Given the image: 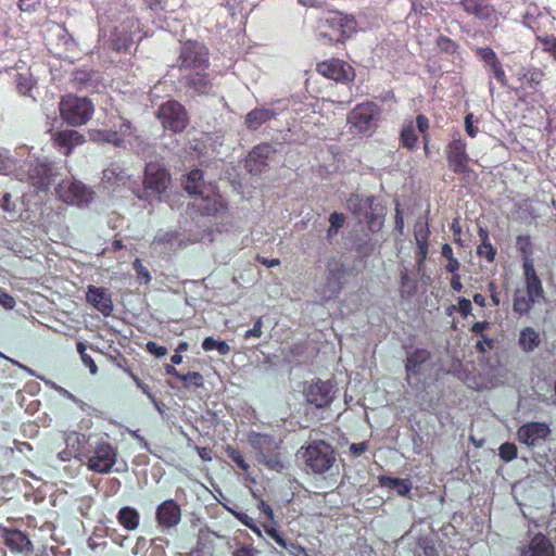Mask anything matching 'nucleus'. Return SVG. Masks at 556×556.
I'll return each instance as SVG.
<instances>
[{"label": "nucleus", "instance_id": "4be33fe9", "mask_svg": "<svg viewBox=\"0 0 556 556\" xmlns=\"http://www.w3.org/2000/svg\"><path fill=\"white\" fill-rule=\"evenodd\" d=\"M155 519L161 528H174L181 520V508L176 501L166 500L156 507Z\"/></svg>", "mask_w": 556, "mask_h": 556}, {"label": "nucleus", "instance_id": "1a4fd4ad", "mask_svg": "<svg viewBox=\"0 0 556 556\" xmlns=\"http://www.w3.org/2000/svg\"><path fill=\"white\" fill-rule=\"evenodd\" d=\"M54 191L61 201L77 206L88 205L94 195V192L86 185L68 178L60 179Z\"/></svg>", "mask_w": 556, "mask_h": 556}, {"label": "nucleus", "instance_id": "79ce46f5", "mask_svg": "<svg viewBox=\"0 0 556 556\" xmlns=\"http://www.w3.org/2000/svg\"><path fill=\"white\" fill-rule=\"evenodd\" d=\"M202 349L206 352L216 350L220 356L227 355L230 352V346L227 342L215 340L212 337H207L203 340Z\"/></svg>", "mask_w": 556, "mask_h": 556}, {"label": "nucleus", "instance_id": "c756f323", "mask_svg": "<svg viewBox=\"0 0 556 556\" xmlns=\"http://www.w3.org/2000/svg\"><path fill=\"white\" fill-rule=\"evenodd\" d=\"M277 115V112L267 108H255L245 116V126L251 130L258 129L263 124Z\"/></svg>", "mask_w": 556, "mask_h": 556}, {"label": "nucleus", "instance_id": "a18cd8bd", "mask_svg": "<svg viewBox=\"0 0 556 556\" xmlns=\"http://www.w3.org/2000/svg\"><path fill=\"white\" fill-rule=\"evenodd\" d=\"M416 291V281L408 275L405 269L401 271V293L402 296H410Z\"/></svg>", "mask_w": 556, "mask_h": 556}, {"label": "nucleus", "instance_id": "4c0bfd02", "mask_svg": "<svg viewBox=\"0 0 556 556\" xmlns=\"http://www.w3.org/2000/svg\"><path fill=\"white\" fill-rule=\"evenodd\" d=\"M418 141L415 125L413 122L404 124L401 131V143L404 148L413 150Z\"/></svg>", "mask_w": 556, "mask_h": 556}, {"label": "nucleus", "instance_id": "5fc2aeb1", "mask_svg": "<svg viewBox=\"0 0 556 556\" xmlns=\"http://www.w3.org/2000/svg\"><path fill=\"white\" fill-rule=\"evenodd\" d=\"M500 457L505 462H510L517 456V447L514 443H503L498 448Z\"/></svg>", "mask_w": 556, "mask_h": 556}, {"label": "nucleus", "instance_id": "69168bd1", "mask_svg": "<svg viewBox=\"0 0 556 556\" xmlns=\"http://www.w3.org/2000/svg\"><path fill=\"white\" fill-rule=\"evenodd\" d=\"M282 548L288 551L291 556H308L306 549L303 546L290 540H288L286 547Z\"/></svg>", "mask_w": 556, "mask_h": 556}, {"label": "nucleus", "instance_id": "6e6d98bb", "mask_svg": "<svg viewBox=\"0 0 556 556\" xmlns=\"http://www.w3.org/2000/svg\"><path fill=\"white\" fill-rule=\"evenodd\" d=\"M159 27L176 34L179 31L180 23L173 14H165Z\"/></svg>", "mask_w": 556, "mask_h": 556}, {"label": "nucleus", "instance_id": "680f3d73", "mask_svg": "<svg viewBox=\"0 0 556 556\" xmlns=\"http://www.w3.org/2000/svg\"><path fill=\"white\" fill-rule=\"evenodd\" d=\"M542 49L548 52L556 60V37L554 36H545L540 37Z\"/></svg>", "mask_w": 556, "mask_h": 556}, {"label": "nucleus", "instance_id": "bf43d9fd", "mask_svg": "<svg viewBox=\"0 0 556 556\" xmlns=\"http://www.w3.org/2000/svg\"><path fill=\"white\" fill-rule=\"evenodd\" d=\"M85 443V435L77 432H71L65 437L66 447L75 448L79 451L80 444Z\"/></svg>", "mask_w": 556, "mask_h": 556}, {"label": "nucleus", "instance_id": "a878e982", "mask_svg": "<svg viewBox=\"0 0 556 556\" xmlns=\"http://www.w3.org/2000/svg\"><path fill=\"white\" fill-rule=\"evenodd\" d=\"M548 432V429L543 424L532 422L519 428L517 434L521 443L529 446L535 445L540 439H543Z\"/></svg>", "mask_w": 556, "mask_h": 556}, {"label": "nucleus", "instance_id": "2f4dec72", "mask_svg": "<svg viewBox=\"0 0 556 556\" xmlns=\"http://www.w3.org/2000/svg\"><path fill=\"white\" fill-rule=\"evenodd\" d=\"M430 352L426 349H416L406 358L405 369L407 379L409 380L413 375L419 372L420 365L430 359Z\"/></svg>", "mask_w": 556, "mask_h": 556}, {"label": "nucleus", "instance_id": "a211bd4d", "mask_svg": "<svg viewBox=\"0 0 556 556\" xmlns=\"http://www.w3.org/2000/svg\"><path fill=\"white\" fill-rule=\"evenodd\" d=\"M304 393L307 403L317 408L329 406L334 397L333 384L330 381L317 380L312 382Z\"/></svg>", "mask_w": 556, "mask_h": 556}, {"label": "nucleus", "instance_id": "9d476101", "mask_svg": "<svg viewBox=\"0 0 556 556\" xmlns=\"http://www.w3.org/2000/svg\"><path fill=\"white\" fill-rule=\"evenodd\" d=\"M462 7L466 13L485 22L486 33L492 37L495 36L500 17H507V13L497 12L489 0H463Z\"/></svg>", "mask_w": 556, "mask_h": 556}, {"label": "nucleus", "instance_id": "9b49d317", "mask_svg": "<svg viewBox=\"0 0 556 556\" xmlns=\"http://www.w3.org/2000/svg\"><path fill=\"white\" fill-rule=\"evenodd\" d=\"M345 267L344 264L336 258L328 261L326 265L325 282L317 287L316 292L323 301L336 299L344 285Z\"/></svg>", "mask_w": 556, "mask_h": 556}, {"label": "nucleus", "instance_id": "423d86ee", "mask_svg": "<svg viewBox=\"0 0 556 556\" xmlns=\"http://www.w3.org/2000/svg\"><path fill=\"white\" fill-rule=\"evenodd\" d=\"M346 205L359 224H366L371 232H378L384 222L386 207L375 197L352 194Z\"/></svg>", "mask_w": 556, "mask_h": 556}, {"label": "nucleus", "instance_id": "5701e85b", "mask_svg": "<svg viewBox=\"0 0 556 556\" xmlns=\"http://www.w3.org/2000/svg\"><path fill=\"white\" fill-rule=\"evenodd\" d=\"M86 300L103 316H110L113 312L111 295L104 288L89 286L86 292Z\"/></svg>", "mask_w": 556, "mask_h": 556}, {"label": "nucleus", "instance_id": "864d4df0", "mask_svg": "<svg viewBox=\"0 0 556 556\" xmlns=\"http://www.w3.org/2000/svg\"><path fill=\"white\" fill-rule=\"evenodd\" d=\"M77 351L80 354L84 365H86L89 368L90 374H97L98 367L93 362L92 357L86 353V345L83 342L77 343Z\"/></svg>", "mask_w": 556, "mask_h": 556}, {"label": "nucleus", "instance_id": "0e129e2a", "mask_svg": "<svg viewBox=\"0 0 556 556\" xmlns=\"http://www.w3.org/2000/svg\"><path fill=\"white\" fill-rule=\"evenodd\" d=\"M263 319L258 317L254 320L253 328L249 329L244 333V339L250 340L252 338H260L262 336Z\"/></svg>", "mask_w": 556, "mask_h": 556}, {"label": "nucleus", "instance_id": "f3484780", "mask_svg": "<svg viewBox=\"0 0 556 556\" xmlns=\"http://www.w3.org/2000/svg\"><path fill=\"white\" fill-rule=\"evenodd\" d=\"M317 72L320 75L339 83L351 81L355 77L354 68L349 63L339 59L318 63Z\"/></svg>", "mask_w": 556, "mask_h": 556}, {"label": "nucleus", "instance_id": "49530a36", "mask_svg": "<svg viewBox=\"0 0 556 556\" xmlns=\"http://www.w3.org/2000/svg\"><path fill=\"white\" fill-rule=\"evenodd\" d=\"M179 380H181L186 388L190 386L194 388L203 387L204 379L203 376L198 371H189L187 374H180Z\"/></svg>", "mask_w": 556, "mask_h": 556}, {"label": "nucleus", "instance_id": "b1692460", "mask_svg": "<svg viewBox=\"0 0 556 556\" xmlns=\"http://www.w3.org/2000/svg\"><path fill=\"white\" fill-rule=\"evenodd\" d=\"M186 86L195 93L205 94L212 90V83L206 71H193L182 74Z\"/></svg>", "mask_w": 556, "mask_h": 556}, {"label": "nucleus", "instance_id": "ea45409f", "mask_svg": "<svg viewBox=\"0 0 556 556\" xmlns=\"http://www.w3.org/2000/svg\"><path fill=\"white\" fill-rule=\"evenodd\" d=\"M18 165L16 163V160L10 155L9 151H0V174L9 175L15 173L16 175Z\"/></svg>", "mask_w": 556, "mask_h": 556}, {"label": "nucleus", "instance_id": "2eb2a0df", "mask_svg": "<svg viewBox=\"0 0 556 556\" xmlns=\"http://www.w3.org/2000/svg\"><path fill=\"white\" fill-rule=\"evenodd\" d=\"M134 127L131 123L123 117H117L111 129L93 130L90 135L92 140L108 142L116 147L124 143L126 137L131 136Z\"/></svg>", "mask_w": 556, "mask_h": 556}, {"label": "nucleus", "instance_id": "393cba45", "mask_svg": "<svg viewBox=\"0 0 556 556\" xmlns=\"http://www.w3.org/2000/svg\"><path fill=\"white\" fill-rule=\"evenodd\" d=\"M84 141V136L77 130H63L54 136V144L64 155H68L75 147L83 144Z\"/></svg>", "mask_w": 556, "mask_h": 556}, {"label": "nucleus", "instance_id": "6e6552de", "mask_svg": "<svg viewBox=\"0 0 556 556\" xmlns=\"http://www.w3.org/2000/svg\"><path fill=\"white\" fill-rule=\"evenodd\" d=\"M60 113L64 122L71 126L86 124L93 114V104L87 98L66 96L60 102Z\"/></svg>", "mask_w": 556, "mask_h": 556}, {"label": "nucleus", "instance_id": "e2e57ef3", "mask_svg": "<svg viewBox=\"0 0 556 556\" xmlns=\"http://www.w3.org/2000/svg\"><path fill=\"white\" fill-rule=\"evenodd\" d=\"M0 207L3 211L12 214L13 216L16 215V213H17L16 203L12 201V195L9 192H5L2 195V198L0 200Z\"/></svg>", "mask_w": 556, "mask_h": 556}, {"label": "nucleus", "instance_id": "c9c22d12", "mask_svg": "<svg viewBox=\"0 0 556 556\" xmlns=\"http://www.w3.org/2000/svg\"><path fill=\"white\" fill-rule=\"evenodd\" d=\"M541 343L540 334L531 327H527L520 331L519 345L525 352L534 351Z\"/></svg>", "mask_w": 556, "mask_h": 556}, {"label": "nucleus", "instance_id": "13d9d810", "mask_svg": "<svg viewBox=\"0 0 556 556\" xmlns=\"http://www.w3.org/2000/svg\"><path fill=\"white\" fill-rule=\"evenodd\" d=\"M264 531L271 540H274L280 547H286L288 539H286L275 527L265 526Z\"/></svg>", "mask_w": 556, "mask_h": 556}, {"label": "nucleus", "instance_id": "7ed1b4c3", "mask_svg": "<svg viewBox=\"0 0 556 556\" xmlns=\"http://www.w3.org/2000/svg\"><path fill=\"white\" fill-rule=\"evenodd\" d=\"M357 23L353 15L340 11H328L317 20L316 37L318 40L344 42L356 33Z\"/></svg>", "mask_w": 556, "mask_h": 556}, {"label": "nucleus", "instance_id": "bb28decb", "mask_svg": "<svg viewBox=\"0 0 556 556\" xmlns=\"http://www.w3.org/2000/svg\"><path fill=\"white\" fill-rule=\"evenodd\" d=\"M521 556H555V551L551 541L544 534L539 533L532 538Z\"/></svg>", "mask_w": 556, "mask_h": 556}, {"label": "nucleus", "instance_id": "c03bdc74", "mask_svg": "<svg viewBox=\"0 0 556 556\" xmlns=\"http://www.w3.org/2000/svg\"><path fill=\"white\" fill-rule=\"evenodd\" d=\"M261 463H263L267 468L280 471L283 469V463L280 459V455L277 451L270 452L267 455H264L258 458Z\"/></svg>", "mask_w": 556, "mask_h": 556}, {"label": "nucleus", "instance_id": "e433bc0d", "mask_svg": "<svg viewBox=\"0 0 556 556\" xmlns=\"http://www.w3.org/2000/svg\"><path fill=\"white\" fill-rule=\"evenodd\" d=\"M479 237L481 239V244L478 247L477 253L481 257H485L489 262H492L495 257V250L492 247L489 240L488 230L480 228Z\"/></svg>", "mask_w": 556, "mask_h": 556}, {"label": "nucleus", "instance_id": "a19ab883", "mask_svg": "<svg viewBox=\"0 0 556 556\" xmlns=\"http://www.w3.org/2000/svg\"><path fill=\"white\" fill-rule=\"evenodd\" d=\"M533 303L534 302L528 295L518 291L515 293V296H514V304H513L514 312L519 315L527 314L530 312Z\"/></svg>", "mask_w": 556, "mask_h": 556}, {"label": "nucleus", "instance_id": "dca6fc26", "mask_svg": "<svg viewBox=\"0 0 556 556\" xmlns=\"http://www.w3.org/2000/svg\"><path fill=\"white\" fill-rule=\"evenodd\" d=\"M116 462V451L105 441L97 442L93 455L88 459V468L92 471L109 472Z\"/></svg>", "mask_w": 556, "mask_h": 556}, {"label": "nucleus", "instance_id": "338daca9", "mask_svg": "<svg viewBox=\"0 0 556 556\" xmlns=\"http://www.w3.org/2000/svg\"><path fill=\"white\" fill-rule=\"evenodd\" d=\"M146 349L147 351L154 355L155 357H163L167 354V349L165 346H162V345H159L156 342L154 341H149L147 342L146 344Z\"/></svg>", "mask_w": 556, "mask_h": 556}, {"label": "nucleus", "instance_id": "6ab92c4d", "mask_svg": "<svg viewBox=\"0 0 556 556\" xmlns=\"http://www.w3.org/2000/svg\"><path fill=\"white\" fill-rule=\"evenodd\" d=\"M4 544L14 553L30 554L34 546L28 535L18 529L3 527L0 529Z\"/></svg>", "mask_w": 556, "mask_h": 556}, {"label": "nucleus", "instance_id": "4468645a", "mask_svg": "<svg viewBox=\"0 0 556 556\" xmlns=\"http://www.w3.org/2000/svg\"><path fill=\"white\" fill-rule=\"evenodd\" d=\"M448 167L457 175L466 176L470 173V157L467 153V144L459 137L453 138L445 148Z\"/></svg>", "mask_w": 556, "mask_h": 556}, {"label": "nucleus", "instance_id": "052dcab7", "mask_svg": "<svg viewBox=\"0 0 556 556\" xmlns=\"http://www.w3.org/2000/svg\"><path fill=\"white\" fill-rule=\"evenodd\" d=\"M489 71L503 87L507 86V77L501 62L489 67Z\"/></svg>", "mask_w": 556, "mask_h": 556}, {"label": "nucleus", "instance_id": "09e8293b", "mask_svg": "<svg viewBox=\"0 0 556 556\" xmlns=\"http://www.w3.org/2000/svg\"><path fill=\"white\" fill-rule=\"evenodd\" d=\"M226 509L230 511L238 520H240L244 526L249 527L254 533H256L258 536H262L261 529L255 525L253 518H251L249 515L242 511H236L231 509L230 507L226 506Z\"/></svg>", "mask_w": 556, "mask_h": 556}, {"label": "nucleus", "instance_id": "f8f14e48", "mask_svg": "<svg viewBox=\"0 0 556 556\" xmlns=\"http://www.w3.org/2000/svg\"><path fill=\"white\" fill-rule=\"evenodd\" d=\"M179 61L184 74L193 71H206L208 67V50L200 42L188 41L181 47Z\"/></svg>", "mask_w": 556, "mask_h": 556}, {"label": "nucleus", "instance_id": "58836bf2", "mask_svg": "<svg viewBox=\"0 0 556 556\" xmlns=\"http://www.w3.org/2000/svg\"><path fill=\"white\" fill-rule=\"evenodd\" d=\"M14 80L18 92L22 94H29L30 90L36 84L33 75L28 72L17 73Z\"/></svg>", "mask_w": 556, "mask_h": 556}, {"label": "nucleus", "instance_id": "f704fd0d", "mask_svg": "<svg viewBox=\"0 0 556 556\" xmlns=\"http://www.w3.org/2000/svg\"><path fill=\"white\" fill-rule=\"evenodd\" d=\"M379 483L381 486L395 491L401 496L407 495L413 488L408 479L392 478L388 476L379 477Z\"/></svg>", "mask_w": 556, "mask_h": 556}, {"label": "nucleus", "instance_id": "412c9836", "mask_svg": "<svg viewBox=\"0 0 556 556\" xmlns=\"http://www.w3.org/2000/svg\"><path fill=\"white\" fill-rule=\"evenodd\" d=\"M274 152L275 150L269 143L254 147L245 159L244 167L251 174H262L267 168V161Z\"/></svg>", "mask_w": 556, "mask_h": 556}, {"label": "nucleus", "instance_id": "8fccbe9b", "mask_svg": "<svg viewBox=\"0 0 556 556\" xmlns=\"http://www.w3.org/2000/svg\"><path fill=\"white\" fill-rule=\"evenodd\" d=\"M477 55L483 61L484 65L488 67H491L495 63L500 62L496 53L490 47L478 48Z\"/></svg>", "mask_w": 556, "mask_h": 556}, {"label": "nucleus", "instance_id": "0eeeda50", "mask_svg": "<svg viewBox=\"0 0 556 556\" xmlns=\"http://www.w3.org/2000/svg\"><path fill=\"white\" fill-rule=\"evenodd\" d=\"M381 108L375 102L357 104L348 115V123L353 132L371 136L379 126Z\"/></svg>", "mask_w": 556, "mask_h": 556}, {"label": "nucleus", "instance_id": "37998d69", "mask_svg": "<svg viewBox=\"0 0 556 556\" xmlns=\"http://www.w3.org/2000/svg\"><path fill=\"white\" fill-rule=\"evenodd\" d=\"M543 294V289L541 286V281L538 278L536 274H533L532 277H529V281H527V295L535 302Z\"/></svg>", "mask_w": 556, "mask_h": 556}, {"label": "nucleus", "instance_id": "f03ea898", "mask_svg": "<svg viewBox=\"0 0 556 556\" xmlns=\"http://www.w3.org/2000/svg\"><path fill=\"white\" fill-rule=\"evenodd\" d=\"M296 459L303 464L305 472L311 475H333L339 470L334 447L325 440H311L296 452Z\"/></svg>", "mask_w": 556, "mask_h": 556}, {"label": "nucleus", "instance_id": "72a5a7b5", "mask_svg": "<svg viewBox=\"0 0 556 556\" xmlns=\"http://www.w3.org/2000/svg\"><path fill=\"white\" fill-rule=\"evenodd\" d=\"M118 522L128 531L136 530L139 526V511L130 506L122 507L117 513Z\"/></svg>", "mask_w": 556, "mask_h": 556}, {"label": "nucleus", "instance_id": "473e14b6", "mask_svg": "<svg viewBox=\"0 0 556 556\" xmlns=\"http://www.w3.org/2000/svg\"><path fill=\"white\" fill-rule=\"evenodd\" d=\"M203 181V173L201 169H192L185 181V190L192 195L202 194L207 190Z\"/></svg>", "mask_w": 556, "mask_h": 556}, {"label": "nucleus", "instance_id": "3c124183", "mask_svg": "<svg viewBox=\"0 0 556 556\" xmlns=\"http://www.w3.org/2000/svg\"><path fill=\"white\" fill-rule=\"evenodd\" d=\"M414 235H415L416 243L425 244L426 242H428V237H429L428 224L426 222L418 220L414 227Z\"/></svg>", "mask_w": 556, "mask_h": 556}, {"label": "nucleus", "instance_id": "de8ad7c7", "mask_svg": "<svg viewBox=\"0 0 556 556\" xmlns=\"http://www.w3.org/2000/svg\"><path fill=\"white\" fill-rule=\"evenodd\" d=\"M227 456L243 471H248L250 466L238 448L228 445L225 450Z\"/></svg>", "mask_w": 556, "mask_h": 556}, {"label": "nucleus", "instance_id": "774afa93", "mask_svg": "<svg viewBox=\"0 0 556 556\" xmlns=\"http://www.w3.org/2000/svg\"><path fill=\"white\" fill-rule=\"evenodd\" d=\"M134 268L136 269L138 274V278L140 281H143L144 283H148L151 280V276L149 270L142 265L141 261L139 258H136L134 262Z\"/></svg>", "mask_w": 556, "mask_h": 556}, {"label": "nucleus", "instance_id": "20e7f679", "mask_svg": "<svg viewBox=\"0 0 556 556\" xmlns=\"http://www.w3.org/2000/svg\"><path fill=\"white\" fill-rule=\"evenodd\" d=\"M170 182L166 167L160 162H149L144 167L142 184L134 181L129 189L139 199L148 202L160 200Z\"/></svg>", "mask_w": 556, "mask_h": 556}, {"label": "nucleus", "instance_id": "cd10ccee", "mask_svg": "<svg viewBox=\"0 0 556 556\" xmlns=\"http://www.w3.org/2000/svg\"><path fill=\"white\" fill-rule=\"evenodd\" d=\"M72 80L80 89L93 90L101 81V74L94 70L78 68L73 72Z\"/></svg>", "mask_w": 556, "mask_h": 556}, {"label": "nucleus", "instance_id": "7c9ffc66", "mask_svg": "<svg viewBox=\"0 0 556 556\" xmlns=\"http://www.w3.org/2000/svg\"><path fill=\"white\" fill-rule=\"evenodd\" d=\"M128 173L118 164H112L103 170L102 181L111 187L125 186L127 182L130 185L132 181L129 179Z\"/></svg>", "mask_w": 556, "mask_h": 556}, {"label": "nucleus", "instance_id": "ddd939ff", "mask_svg": "<svg viewBox=\"0 0 556 556\" xmlns=\"http://www.w3.org/2000/svg\"><path fill=\"white\" fill-rule=\"evenodd\" d=\"M157 117L164 128L174 132H181L188 123L185 108L176 100L163 103L157 110Z\"/></svg>", "mask_w": 556, "mask_h": 556}, {"label": "nucleus", "instance_id": "c85d7f7f", "mask_svg": "<svg viewBox=\"0 0 556 556\" xmlns=\"http://www.w3.org/2000/svg\"><path fill=\"white\" fill-rule=\"evenodd\" d=\"M249 442L258 453V458L278 450L279 445L275 438L269 434L252 433Z\"/></svg>", "mask_w": 556, "mask_h": 556}, {"label": "nucleus", "instance_id": "f257e3e1", "mask_svg": "<svg viewBox=\"0 0 556 556\" xmlns=\"http://www.w3.org/2000/svg\"><path fill=\"white\" fill-rule=\"evenodd\" d=\"M98 49L130 52L140 41L141 25L126 0H113L98 10Z\"/></svg>", "mask_w": 556, "mask_h": 556}, {"label": "nucleus", "instance_id": "603ef678", "mask_svg": "<svg viewBox=\"0 0 556 556\" xmlns=\"http://www.w3.org/2000/svg\"><path fill=\"white\" fill-rule=\"evenodd\" d=\"M516 248L522 254V258H529L532 253V243L529 236H518L516 239Z\"/></svg>", "mask_w": 556, "mask_h": 556}, {"label": "nucleus", "instance_id": "39448f33", "mask_svg": "<svg viewBox=\"0 0 556 556\" xmlns=\"http://www.w3.org/2000/svg\"><path fill=\"white\" fill-rule=\"evenodd\" d=\"M59 167L47 159L27 157L18 164L16 177L27 181L39 191H48L53 184L59 181Z\"/></svg>", "mask_w": 556, "mask_h": 556}, {"label": "nucleus", "instance_id": "4d7b16f0", "mask_svg": "<svg viewBox=\"0 0 556 556\" xmlns=\"http://www.w3.org/2000/svg\"><path fill=\"white\" fill-rule=\"evenodd\" d=\"M438 48L446 53H454L457 49V43L446 36H439L437 39Z\"/></svg>", "mask_w": 556, "mask_h": 556}, {"label": "nucleus", "instance_id": "aec40b11", "mask_svg": "<svg viewBox=\"0 0 556 556\" xmlns=\"http://www.w3.org/2000/svg\"><path fill=\"white\" fill-rule=\"evenodd\" d=\"M194 197L192 206L203 216H214L225 208L222 197L214 193L211 188Z\"/></svg>", "mask_w": 556, "mask_h": 556}]
</instances>
